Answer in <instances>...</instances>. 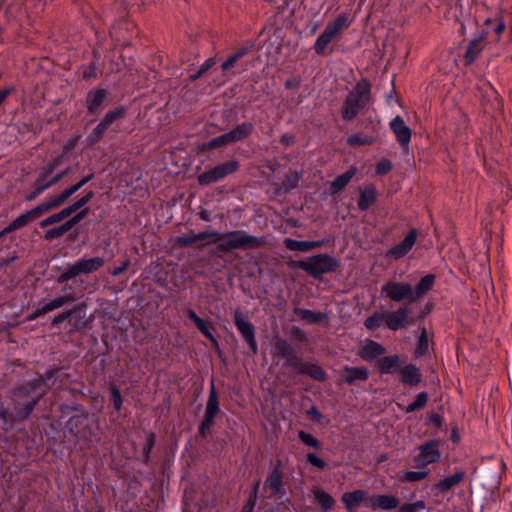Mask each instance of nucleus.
<instances>
[{
    "label": "nucleus",
    "mask_w": 512,
    "mask_h": 512,
    "mask_svg": "<svg viewBox=\"0 0 512 512\" xmlns=\"http://www.w3.org/2000/svg\"><path fill=\"white\" fill-rule=\"evenodd\" d=\"M61 368L48 370L44 376H40L12 390V405L14 409V420L25 421L32 414L35 406L45 396L50 385H54L59 377Z\"/></svg>",
    "instance_id": "nucleus-1"
},
{
    "label": "nucleus",
    "mask_w": 512,
    "mask_h": 512,
    "mask_svg": "<svg viewBox=\"0 0 512 512\" xmlns=\"http://www.w3.org/2000/svg\"><path fill=\"white\" fill-rule=\"evenodd\" d=\"M271 353L285 360L284 366L292 368L298 374L308 375L317 381L326 379L325 371L316 364L303 362L296 354L293 346L285 339L277 337L273 344Z\"/></svg>",
    "instance_id": "nucleus-2"
},
{
    "label": "nucleus",
    "mask_w": 512,
    "mask_h": 512,
    "mask_svg": "<svg viewBox=\"0 0 512 512\" xmlns=\"http://www.w3.org/2000/svg\"><path fill=\"white\" fill-rule=\"evenodd\" d=\"M266 244L264 237H257L248 234L244 230H233L220 233L217 251L228 253L233 250H254Z\"/></svg>",
    "instance_id": "nucleus-3"
},
{
    "label": "nucleus",
    "mask_w": 512,
    "mask_h": 512,
    "mask_svg": "<svg viewBox=\"0 0 512 512\" xmlns=\"http://www.w3.org/2000/svg\"><path fill=\"white\" fill-rule=\"evenodd\" d=\"M371 84L367 79L357 82L345 98L341 114L346 121L354 119L370 100Z\"/></svg>",
    "instance_id": "nucleus-4"
},
{
    "label": "nucleus",
    "mask_w": 512,
    "mask_h": 512,
    "mask_svg": "<svg viewBox=\"0 0 512 512\" xmlns=\"http://www.w3.org/2000/svg\"><path fill=\"white\" fill-rule=\"evenodd\" d=\"M295 266L305 271L314 279H321L322 275L332 273L340 266L339 261L328 254L313 255L306 260H299Z\"/></svg>",
    "instance_id": "nucleus-5"
},
{
    "label": "nucleus",
    "mask_w": 512,
    "mask_h": 512,
    "mask_svg": "<svg viewBox=\"0 0 512 512\" xmlns=\"http://www.w3.org/2000/svg\"><path fill=\"white\" fill-rule=\"evenodd\" d=\"M349 26L348 16L346 14H340L336 17V19L328 23L323 30V32L319 35L317 40L314 43V50L318 55L324 56L331 53V50L328 52L329 44L334 40V38L344 29Z\"/></svg>",
    "instance_id": "nucleus-6"
},
{
    "label": "nucleus",
    "mask_w": 512,
    "mask_h": 512,
    "mask_svg": "<svg viewBox=\"0 0 512 512\" xmlns=\"http://www.w3.org/2000/svg\"><path fill=\"white\" fill-rule=\"evenodd\" d=\"M418 454L414 457V465L423 469L430 464L438 463L441 459L440 441L432 439L418 446Z\"/></svg>",
    "instance_id": "nucleus-7"
},
{
    "label": "nucleus",
    "mask_w": 512,
    "mask_h": 512,
    "mask_svg": "<svg viewBox=\"0 0 512 512\" xmlns=\"http://www.w3.org/2000/svg\"><path fill=\"white\" fill-rule=\"evenodd\" d=\"M238 169L239 162L236 160H230L201 173L198 175L197 181L202 186H208L224 179L230 174H233Z\"/></svg>",
    "instance_id": "nucleus-8"
},
{
    "label": "nucleus",
    "mask_w": 512,
    "mask_h": 512,
    "mask_svg": "<svg viewBox=\"0 0 512 512\" xmlns=\"http://www.w3.org/2000/svg\"><path fill=\"white\" fill-rule=\"evenodd\" d=\"M220 413V405L219 398L214 386V383H211V387L209 390L208 399L206 402V408L203 420L199 425L198 433L202 438H205L210 428L214 425L215 417Z\"/></svg>",
    "instance_id": "nucleus-9"
},
{
    "label": "nucleus",
    "mask_w": 512,
    "mask_h": 512,
    "mask_svg": "<svg viewBox=\"0 0 512 512\" xmlns=\"http://www.w3.org/2000/svg\"><path fill=\"white\" fill-rule=\"evenodd\" d=\"M381 294L393 302L413 303L412 285L407 282L387 281L381 287Z\"/></svg>",
    "instance_id": "nucleus-10"
},
{
    "label": "nucleus",
    "mask_w": 512,
    "mask_h": 512,
    "mask_svg": "<svg viewBox=\"0 0 512 512\" xmlns=\"http://www.w3.org/2000/svg\"><path fill=\"white\" fill-rule=\"evenodd\" d=\"M411 308L407 304L400 305L394 311H386L387 328L398 331L409 325H414L415 320L410 316Z\"/></svg>",
    "instance_id": "nucleus-11"
},
{
    "label": "nucleus",
    "mask_w": 512,
    "mask_h": 512,
    "mask_svg": "<svg viewBox=\"0 0 512 512\" xmlns=\"http://www.w3.org/2000/svg\"><path fill=\"white\" fill-rule=\"evenodd\" d=\"M234 323L243 339L247 342L253 354L258 352V346L255 339V328L253 324L247 321L240 310L234 311Z\"/></svg>",
    "instance_id": "nucleus-12"
},
{
    "label": "nucleus",
    "mask_w": 512,
    "mask_h": 512,
    "mask_svg": "<svg viewBox=\"0 0 512 512\" xmlns=\"http://www.w3.org/2000/svg\"><path fill=\"white\" fill-rule=\"evenodd\" d=\"M104 265V260L101 257H94L89 259H81L76 263L70 265L66 269V280L75 277L82 273H91L98 270Z\"/></svg>",
    "instance_id": "nucleus-13"
},
{
    "label": "nucleus",
    "mask_w": 512,
    "mask_h": 512,
    "mask_svg": "<svg viewBox=\"0 0 512 512\" xmlns=\"http://www.w3.org/2000/svg\"><path fill=\"white\" fill-rule=\"evenodd\" d=\"M53 166L48 165L47 168L39 175L35 182V189L26 196L27 201L34 200L38 195H40L46 188L50 187L51 185L57 183L62 176L64 175V172L58 173L56 176H54L52 179L47 180L48 176L52 173Z\"/></svg>",
    "instance_id": "nucleus-14"
},
{
    "label": "nucleus",
    "mask_w": 512,
    "mask_h": 512,
    "mask_svg": "<svg viewBox=\"0 0 512 512\" xmlns=\"http://www.w3.org/2000/svg\"><path fill=\"white\" fill-rule=\"evenodd\" d=\"M400 500L397 496L387 494H375L367 499V507L372 510H393L398 508Z\"/></svg>",
    "instance_id": "nucleus-15"
},
{
    "label": "nucleus",
    "mask_w": 512,
    "mask_h": 512,
    "mask_svg": "<svg viewBox=\"0 0 512 512\" xmlns=\"http://www.w3.org/2000/svg\"><path fill=\"white\" fill-rule=\"evenodd\" d=\"M416 239L417 231L415 229L410 230L399 244L395 245L387 252V256L394 259H400L404 257L412 249Z\"/></svg>",
    "instance_id": "nucleus-16"
},
{
    "label": "nucleus",
    "mask_w": 512,
    "mask_h": 512,
    "mask_svg": "<svg viewBox=\"0 0 512 512\" xmlns=\"http://www.w3.org/2000/svg\"><path fill=\"white\" fill-rule=\"evenodd\" d=\"M340 376L346 384L355 385L369 378V370L366 367L345 366L341 370Z\"/></svg>",
    "instance_id": "nucleus-17"
},
{
    "label": "nucleus",
    "mask_w": 512,
    "mask_h": 512,
    "mask_svg": "<svg viewBox=\"0 0 512 512\" xmlns=\"http://www.w3.org/2000/svg\"><path fill=\"white\" fill-rule=\"evenodd\" d=\"M390 128L402 148H406L411 140V130L401 116H396L390 123Z\"/></svg>",
    "instance_id": "nucleus-18"
},
{
    "label": "nucleus",
    "mask_w": 512,
    "mask_h": 512,
    "mask_svg": "<svg viewBox=\"0 0 512 512\" xmlns=\"http://www.w3.org/2000/svg\"><path fill=\"white\" fill-rule=\"evenodd\" d=\"M66 322L71 326V329L79 330L86 326V308L79 305L69 311H66Z\"/></svg>",
    "instance_id": "nucleus-19"
},
{
    "label": "nucleus",
    "mask_w": 512,
    "mask_h": 512,
    "mask_svg": "<svg viewBox=\"0 0 512 512\" xmlns=\"http://www.w3.org/2000/svg\"><path fill=\"white\" fill-rule=\"evenodd\" d=\"M368 493L365 490H355L352 492H346L342 495V502L349 512H353L360 503L365 502L367 506Z\"/></svg>",
    "instance_id": "nucleus-20"
},
{
    "label": "nucleus",
    "mask_w": 512,
    "mask_h": 512,
    "mask_svg": "<svg viewBox=\"0 0 512 512\" xmlns=\"http://www.w3.org/2000/svg\"><path fill=\"white\" fill-rule=\"evenodd\" d=\"M187 314L190 320L193 321V323L199 329V331L211 342L217 345V340L212 333L214 331L212 324L200 318L193 309H188Z\"/></svg>",
    "instance_id": "nucleus-21"
},
{
    "label": "nucleus",
    "mask_w": 512,
    "mask_h": 512,
    "mask_svg": "<svg viewBox=\"0 0 512 512\" xmlns=\"http://www.w3.org/2000/svg\"><path fill=\"white\" fill-rule=\"evenodd\" d=\"M385 348L378 342L369 340L359 351V356L368 362L373 361L377 357L385 353Z\"/></svg>",
    "instance_id": "nucleus-22"
},
{
    "label": "nucleus",
    "mask_w": 512,
    "mask_h": 512,
    "mask_svg": "<svg viewBox=\"0 0 512 512\" xmlns=\"http://www.w3.org/2000/svg\"><path fill=\"white\" fill-rule=\"evenodd\" d=\"M284 246L290 251L308 252L323 246V241H298L292 238H285Z\"/></svg>",
    "instance_id": "nucleus-23"
},
{
    "label": "nucleus",
    "mask_w": 512,
    "mask_h": 512,
    "mask_svg": "<svg viewBox=\"0 0 512 512\" xmlns=\"http://www.w3.org/2000/svg\"><path fill=\"white\" fill-rule=\"evenodd\" d=\"M436 276L434 274H427L420 279L416 284L415 288H412V294L414 302L422 298L429 291H431L435 285Z\"/></svg>",
    "instance_id": "nucleus-24"
},
{
    "label": "nucleus",
    "mask_w": 512,
    "mask_h": 512,
    "mask_svg": "<svg viewBox=\"0 0 512 512\" xmlns=\"http://www.w3.org/2000/svg\"><path fill=\"white\" fill-rule=\"evenodd\" d=\"M62 203H64V191L59 193L55 198L51 199L48 202L41 203L40 205L36 206L35 208L27 211L32 220L34 221L38 217H40L43 213L49 211L50 209L54 207L60 206Z\"/></svg>",
    "instance_id": "nucleus-25"
},
{
    "label": "nucleus",
    "mask_w": 512,
    "mask_h": 512,
    "mask_svg": "<svg viewBox=\"0 0 512 512\" xmlns=\"http://www.w3.org/2000/svg\"><path fill=\"white\" fill-rule=\"evenodd\" d=\"M401 381L409 386H416L421 382V373L414 364L405 365L400 369Z\"/></svg>",
    "instance_id": "nucleus-26"
},
{
    "label": "nucleus",
    "mask_w": 512,
    "mask_h": 512,
    "mask_svg": "<svg viewBox=\"0 0 512 512\" xmlns=\"http://www.w3.org/2000/svg\"><path fill=\"white\" fill-rule=\"evenodd\" d=\"M356 172L357 169L355 167H351L345 173L337 176L330 184V193L334 195L343 190L355 176Z\"/></svg>",
    "instance_id": "nucleus-27"
},
{
    "label": "nucleus",
    "mask_w": 512,
    "mask_h": 512,
    "mask_svg": "<svg viewBox=\"0 0 512 512\" xmlns=\"http://www.w3.org/2000/svg\"><path fill=\"white\" fill-rule=\"evenodd\" d=\"M253 131V125L249 122H244L237 125L233 130L227 133L230 144L241 141L247 138Z\"/></svg>",
    "instance_id": "nucleus-28"
},
{
    "label": "nucleus",
    "mask_w": 512,
    "mask_h": 512,
    "mask_svg": "<svg viewBox=\"0 0 512 512\" xmlns=\"http://www.w3.org/2000/svg\"><path fill=\"white\" fill-rule=\"evenodd\" d=\"M107 96V92L104 89H97L94 92H90L87 97V107L91 113L98 112L104 103Z\"/></svg>",
    "instance_id": "nucleus-29"
},
{
    "label": "nucleus",
    "mask_w": 512,
    "mask_h": 512,
    "mask_svg": "<svg viewBox=\"0 0 512 512\" xmlns=\"http://www.w3.org/2000/svg\"><path fill=\"white\" fill-rule=\"evenodd\" d=\"M282 472L278 468H274L268 475L265 485L270 490V496H275L280 493L283 482Z\"/></svg>",
    "instance_id": "nucleus-30"
},
{
    "label": "nucleus",
    "mask_w": 512,
    "mask_h": 512,
    "mask_svg": "<svg viewBox=\"0 0 512 512\" xmlns=\"http://www.w3.org/2000/svg\"><path fill=\"white\" fill-rule=\"evenodd\" d=\"M465 478V472L464 471H456L453 475H450L448 477H445L444 479L440 480L436 485L435 488L438 489L441 492L448 491L452 487L460 484Z\"/></svg>",
    "instance_id": "nucleus-31"
},
{
    "label": "nucleus",
    "mask_w": 512,
    "mask_h": 512,
    "mask_svg": "<svg viewBox=\"0 0 512 512\" xmlns=\"http://www.w3.org/2000/svg\"><path fill=\"white\" fill-rule=\"evenodd\" d=\"M64 305V296H59L50 302L44 304L43 306L35 309L28 317V320H34L54 309L60 308Z\"/></svg>",
    "instance_id": "nucleus-32"
},
{
    "label": "nucleus",
    "mask_w": 512,
    "mask_h": 512,
    "mask_svg": "<svg viewBox=\"0 0 512 512\" xmlns=\"http://www.w3.org/2000/svg\"><path fill=\"white\" fill-rule=\"evenodd\" d=\"M483 49V36L472 40L464 54V61L466 65H470L481 53Z\"/></svg>",
    "instance_id": "nucleus-33"
},
{
    "label": "nucleus",
    "mask_w": 512,
    "mask_h": 512,
    "mask_svg": "<svg viewBox=\"0 0 512 512\" xmlns=\"http://www.w3.org/2000/svg\"><path fill=\"white\" fill-rule=\"evenodd\" d=\"M254 45L248 44L243 47H241L239 50H237L235 53H233L231 56L228 57V59L222 63L221 68L224 71H227L231 68H233L240 59H242L244 56L248 55L253 50Z\"/></svg>",
    "instance_id": "nucleus-34"
},
{
    "label": "nucleus",
    "mask_w": 512,
    "mask_h": 512,
    "mask_svg": "<svg viewBox=\"0 0 512 512\" xmlns=\"http://www.w3.org/2000/svg\"><path fill=\"white\" fill-rule=\"evenodd\" d=\"M376 200V192L373 186L366 187L360 190V197L358 200V208L361 211H366Z\"/></svg>",
    "instance_id": "nucleus-35"
},
{
    "label": "nucleus",
    "mask_w": 512,
    "mask_h": 512,
    "mask_svg": "<svg viewBox=\"0 0 512 512\" xmlns=\"http://www.w3.org/2000/svg\"><path fill=\"white\" fill-rule=\"evenodd\" d=\"M384 325L387 328L386 311H376L371 316L367 317L364 326L368 330H375Z\"/></svg>",
    "instance_id": "nucleus-36"
},
{
    "label": "nucleus",
    "mask_w": 512,
    "mask_h": 512,
    "mask_svg": "<svg viewBox=\"0 0 512 512\" xmlns=\"http://www.w3.org/2000/svg\"><path fill=\"white\" fill-rule=\"evenodd\" d=\"M399 362L400 359L399 356L397 355L382 357L378 361V368L381 373L390 374L393 373L394 370L398 368Z\"/></svg>",
    "instance_id": "nucleus-37"
},
{
    "label": "nucleus",
    "mask_w": 512,
    "mask_h": 512,
    "mask_svg": "<svg viewBox=\"0 0 512 512\" xmlns=\"http://www.w3.org/2000/svg\"><path fill=\"white\" fill-rule=\"evenodd\" d=\"M313 495L316 499V501L320 504L323 511L327 512L330 509L333 508L335 505L334 498L328 494L327 492L323 491L320 488H315L313 490Z\"/></svg>",
    "instance_id": "nucleus-38"
},
{
    "label": "nucleus",
    "mask_w": 512,
    "mask_h": 512,
    "mask_svg": "<svg viewBox=\"0 0 512 512\" xmlns=\"http://www.w3.org/2000/svg\"><path fill=\"white\" fill-rule=\"evenodd\" d=\"M375 141H376L375 136L365 135L363 133L353 134L347 138V143L350 146L371 145Z\"/></svg>",
    "instance_id": "nucleus-39"
},
{
    "label": "nucleus",
    "mask_w": 512,
    "mask_h": 512,
    "mask_svg": "<svg viewBox=\"0 0 512 512\" xmlns=\"http://www.w3.org/2000/svg\"><path fill=\"white\" fill-rule=\"evenodd\" d=\"M94 197L93 191H88L85 195L66 207V218L84 207Z\"/></svg>",
    "instance_id": "nucleus-40"
},
{
    "label": "nucleus",
    "mask_w": 512,
    "mask_h": 512,
    "mask_svg": "<svg viewBox=\"0 0 512 512\" xmlns=\"http://www.w3.org/2000/svg\"><path fill=\"white\" fill-rule=\"evenodd\" d=\"M32 218L28 214V212L18 216L16 219H14L8 226H6L5 232L11 233L13 231H16L26 225H28L30 222H32Z\"/></svg>",
    "instance_id": "nucleus-41"
},
{
    "label": "nucleus",
    "mask_w": 512,
    "mask_h": 512,
    "mask_svg": "<svg viewBox=\"0 0 512 512\" xmlns=\"http://www.w3.org/2000/svg\"><path fill=\"white\" fill-rule=\"evenodd\" d=\"M429 472L425 470L418 471H402L400 473V480L403 482H418L425 479Z\"/></svg>",
    "instance_id": "nucleus-42"
},
{
    "label": "nucleus",
    "mask_w": 512,
    "mask_h": 512,
    "mask_svg": "<svg viewBox=\"0 0 512 512\" xmlns=\"http://www.w3.org/2000/svg\"><path fill=\"white\" fill-rule=\"evenodd\" d=\"M295 314L299 316L302 320H305L310 323L320 322L324 315L320 312L316 313L308 309H295Z\"/></svg>",
    "instance_id": "nucleus-43"
},
{
    "label": "nucleus",
    "mask_w": 512,
    "mask_h": 512,
    "mask_svg": "<svg viewBox=\"0 0 512 512\" xmlns=\"http://www.w3.org/2000/svg\"><path fill=\"white\" fill-rule=\"evenodd\" d=\"M301 178V174H299L297 171H289L282 182V188L284 191L294 189L297 187Z\"/></svg>",
    "instance_id": "nucleus-44"
},
{
    "label": "nucleus",
    "mask_w": 512,
    "mask_h": 512,
    "mask_svg": "<svg viewBox=\"0 0 512 512\" xmlns=\"http://www.w3.org/2000/svg\"><path fill=\"white\" fill-rule=\"evenodd\" d=\"M428 401V394L426 392H420L416 399L406 407V412H414L422 409Z\"/></svg>",
    "instance_id": "nucleus-45"
},
{
    "label": "nucleus",
    "mask_w": 512,
    "mask_h": 512,
    "mask_svg": "<svg viewBox=\"0 0 512 512\" xmlns=\"http://www.w3.org/2000/svg\"><path fill=\"white\" fill-rule=\"evenodd\" d=\"M426 508V503L423 500H419L413 503H404L399 505V512H421Z\"/></svg>",
    "instance_id": "nucleus-46"
},
{
    "label": "nucleus",
    "mask_w": 512,
    "mask_h": 512,
    "mask_svg": "<svg viewBox=\"0 0 512 512\" xmlns=\"http://www.w3.org/2000/svg\"><path fill=\"white\" fill-rule=\"evenodd\" d=\"M428 348H429V345H428V337H427V331H426V328L423 327L421 329V334H420V337H419V340H418V345H417V348H416V354L417 355H424L428 352Z\"/></svg>",
    "instance_id": "nucleus-47"
},
{
    "label": "nucleus",
    "mask_w": 512,
    "mask_h": 512,
    "mask_svg": "<svg viewBox=\"0 0 512 512\" xmlns=\"http://www.w3.org/2000/svg\"><path fill=\"white\" fill-rule=\"evenodd\" d=\"M229 144H230L229 137H228L227 133H225V134H222L218 137L211 139L207 144H205V147L207 149H215V148L227 146Z\"/></svg>",
    "instance_id": "nucleus-48"
},
{
    "label": "nucleus",
    "mask_w": 512,
    "mask_h": 512,
    "mask_svg": "<svg viewBox=\"0 0 512 512\" xmlns=\"http://www.w3.org/2000/svg\"><path fill=\"white\" fill-rule=\"evenodd\" d=\"M298 437L305 445L313 447L315 449L320 448L319 441L313 435L306 433L304 431H299Z\"/></svg>",
    "instance_id": "nucleus-49"
},
{
    "label": "nucleus",
    "mask_w": 512,
    "mask_h": 512,
    "mask_svg": "<svg viewBox=\"0 0 512 512\" xmlns=\"http://www.w3.org/2000/svg\"><path fill=\"white\" fill-rule=\"evenodd\" d=\"M124 115V110L122 108L115 109L112 111H109L104 118L101 120L104 124L107 125L109 128L110 125L117 120L118 118L122 117Z\"/></svg>",
    "instance_id": "nucleus-50"
},
{
    "label": "nucleus",
    "mask_w": 512,
    "mask_h": 512,
    "mask_svg": "<svg viewBox=\"0 0 512 512\" xmlns=\"http://www.w3.org/2000/svg\"><path fill=\"white\" fill-rule=\"evenodd\" d=\"M259 485H260V481L258 480L255 483L253 494L249 497L247 503L244 505L241 512H252L253 511L255 504H256V500H257V490L259 488Z\"/></svg>",
    "instance_id": "nucleus-51"
},
{
    "label": "nucleus",
    "mask_w": 512,
    "mask_h": 512,
    "mask_svg": "<svg viewBox=\"0 0 512 512\" xmlns=\"http://www.w3.org/2000/svg\"><path fill=\"white\" fill-rule=\"evenodd\" d=\"M110 393L112 397L113 407L115 408V410L119 411L122 407L123 400L117 386L112 385L110 387Z\"/></svg>",
    "instance_id": "nucleus-52"
},
{
    "label": "nucleus",
    "mask_w": 512,
    "mask_h": 512,
    "mask_svg": "<svg viewBox=\"0 0 512 512\" xmlns=\"http://www.w3.org/2000/svg\"><path fill=\"white\" fill-rule=\"evenodd\" d=\"M88 211H89L88 208H83L75 216H73L69 220H66V224H65L66 231H68L75 224H77L79 221H81L87 215Z\"/></svg>",
    "instance_id": "nucleus-53"
},
{
    "label": "nucleus",
    "mask_w": 512,
    "mask_h": 512,
    "mask_svg": "<svg viewBox=\"0 0 512 512\" xmlns=\"http://www.w3.org/2000/svg\"><path fill=\"white\" fill-rule=\"evenodd\" d=\"M64 220V209L60 212L53 214L40 222L41 227H46Z\"/></svg>",
    "instance_id": "nucleus-54"
},
{
    "label": "nucleus",
    "mask_w": 512,
    "mask_h": 512,
    "mask_svg": "<svg viewBox=\"0 0 512 512\" xmlns=\"http://www.w3.org/2000/svg\"><path fill=\"white\" fill-rule=\"evenodd\" d=\"M62 235H64V224H61L58 227H55V228H52V229H49L48 231H46L44 238L46 240H53Z\"/></svg>",
    "instance_id": "nucleus-55"
},
{
    "label": "nucleus",
    "mask_w": 512,
    "mask_h": 512,
    "mask_svg": "<svg viewBox=\"0 0 512 512\" xmlns=\"http://www.w3.org/2000/svg\"><path fill=\"white\" fill-rule=\"evenodd\" d=\"M196 241H197V239H196L195 234L182 235L176 239V245H178L179 247H187V246H190L191 244L195 243Z\"/></svg>",
    "instance_id": "nucleus-56"
},
{
    "label": "nucleus",
    "mask_w": 512,
    "mask_h": 512,
    "mask_svg": "<svg viewBox=\"0 0 512 512\" xmlns=\"http://www.w3.org/2000/svg\"><path fill=\"white\" fill-rule=\"evenodd\" d=\"M92 178V175L84 177L82 180H80L77 184L74 186L66 189L65 195L66 199L73 195L75 192H77L81 187H83L88 181H90Z\"/></svg>",
    "instance_id": "nucleus-57"
},
{
    "label": "nucleus",
    "mask_w": 512,
    "mask_h": 512,
    "mask_svg": "<svg viewBox=\"0 0 512 512\" xmlns=\"http://www.w3.org/2000/svg\"><path fill=\"white\" fill-rule=\"evenodd\" d=\"M195 236H196L197 241L198 240H204V239H207V238H213L214 242H218L219 243L220 233L217 232V231H203V232H200L198 234H195Z\"/></svg>",
    "instance_id": "nucleus-58"
},
{
    "label": "nucleus",
    "mask_w": 512,
    "mask_h": 512,
    "mask_svg": "<svg viewBox=\"0 0 512 512\" xmlns=\"http://www.w3.org/2000/svg\"><path fill=\"white\" fill-rule=\"evenodd\" d=\"M392 169V163L387 160V159H383L381 160L377 166H376V172L378 174H386L388 173L390 170Z\"/></svg>",
    "instance_id": "nucleus-59"
},
{
    "label": "nucleus",
    "mask_w": 512,
    "mask_h": 512,
    "mask_svg": "<svg viewBox=\"0 0 512 512\" xmlns=\"http://www.w3.org/2000/svg\"><path fill=\"white\" fill-rule=\"evenodd\" d=\"M307 461L313 465L314 467H317L319 469H323L325 467V462L319 458L316 454L309 453L307 454Z\"/></svg>",
    "instance_id": "nucleus-60"
},
{
    "label": "nucleus",
    "mask_w": 512,
    "mask_h": 512,
    "mask_svg": "<svg viewBox=\"0 0 512 512\" xmlns=\"http://www.w3.org/2000/svg\"><path fill=\"white\" fill-rule=\"evenodd\" d=\"M108 129L107 125L104 124L102 121L94 128L93 131V139L98 140L102 134Z\"/></svg>",
    "instance_id": "nucleus-61"
},
{
    "label": "nucleus",
    "mask_w": 512,
    "mask_h": 512,
    "mask_svg": "<svg viewBox=\"0 0 512 512\" xmlns=\"http://www.w3.org/2000/svg\"><path fill=\"white\" fill-rule=\"evenodd\" d=\"M95 76H96V67L94 65H90L84 69L83 78L90 79Z\"/></svg>",
    "instance_id": "nucleus-62"
},
{
    "label": "nucleus",
    "mask_w": 512,
    "mask_h": 512,
    "mask_svg": "<svg viewBox=\"0 0 512 512\" xmlns=\"http://www.w3.org/2000/svg\"><path fill=\"white\" fill-rule=\"evenodd\" d=\"M280 142L285 146H290L294 144L295 139L293 135L286 133L281 136Z\"/></svg>",
    "instance_id": "nucleus-63"
},
{
    "label": "nucleus",
    "mask_w": 512,
    "mask_h": 512,
    "mask_svg": "<svg viewBox=\"0 0 512 512\" xmlns=\"http://www.w3.org/2000/svg\"><path fill=\"white\" fill-rule=\"evenodd\" d=\"M129 264H130V261L125 260L121 266L116 267L112 270V275L118 276V275L122 274L127 269Z\"/></svg>",
    "instance_id": "nucleus-64"
}]
</instances>
